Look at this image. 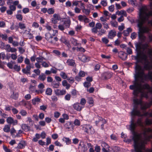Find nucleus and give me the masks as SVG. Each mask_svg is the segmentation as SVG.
<instances>
[{"instance_id": "f257e3e1", "label": "nucleus", "mask_w": 152, "mask_h": 152, "mask_svg": "<svg viewBox=\"0 0 152 152\" xmlns=\"http://www.w3.org/2000/svg\"><path fill=\"white\" fill-rule=\"evenodd\" d=\"M139 11V15L140 19L137 21V26L139 28L138 33L139 38L142 39L143 37V34L144 33H148L151 31L150 27L143 26V25L150 17H152V11L147 12L148 10L146 7H142ZM148 23L152 26V19L148 20Z\"/></svg>"}, {"instance_id": "f03ea898", "label": "nucleus", "mask_w": 152, "mask_h": 152, "mask_svg": "<svg viewBox=\"0 0 152 152\" xmlns=\"http://www.w3.org/2000/svg\"><path fill=\"white\" fill-rule=\"evenodd\" d=\"M53 33L51 34L48 32L45 34V39L50 44L55 45L56 42L58 41V39L57 37H54V40H53V37L57 36L58 34V31L57 30L52 29Z\"/></svg>"}, {"instance_id": "7ed1b4c3", "label": "nucleus", "mask_w": 152, "mask_h": 152, "mask_svg": "<svg viewBox=\"0 0 152 152\" xmlns=\"http://www.w3.org/2000/svg\"><path fill=\"white\" fill-rule=\"evenodd\" d=\"M9 8L10 9L7 11V13L8 15H12L13 14V11H15L16 10V6H17L19 3L18 1H14L12 0H9Z\"/></svg>"}, {"instance_id": "20e7f679", "label": "nucleus", "mask_w": 152, "mask_h": 152, "mask_svg": "<svg viewBox=\"0 0 152 152\" xmlns=\"http://www.w3.org/2000/svg\"><path fill=\"white\" fill-rule=\"evenodd\" d=\"M82 130L86 133L89 134H93L94 133V129L91 126L89 125H84L83 126Z\"/></svg>"}, {"instance_id": "39448f33", "label": "nucleus", "mask_w": 152, "mask_h": 152, "mask_svg": "<svg viewBox=\"0 0 152 152\" xmlns=\"http://www.w3.org/2000/svg\"><path fill=\"white\" fill-rule=\"evenodd\" d=\"M31 68H34V65L33 64H31L26 65V68H23L22 69L23 72L25 74L27 75L30 74V70Z\"/></svg>"}, {"instance_id": "423d86ee", "label": "nucleus", "mask_w": 152, "mask_h": 152, "mask_svg": "<svg viewBox=\"0 0 152 152\" xmlns=\"http://www.w3.org/2000/svg\"><path fill=\"white\" fill-rule=\"evenodd\" d=\"M64 126L68 131H72L74 127L72 122L71 121L67 122L65 124Z\"/></svg>"}, {"instance_id": "0eeeda50", "label": "nucleus", "mask_w": 152, "mask_h": 152, "mask_svg": "<svg viewBox=\"0 0 152 152\" xmlns=\"http://www.w3.org/2000/svg\"><path fill=\"white\" fill-rule=\"evenodd\" d=\"M78 150L80 152H85L87 151V148L83 142L81 141L80 142Z\"/></svg>"}, {"instance_id": "6e6552de", "label": "nucleus", "mask_w": 152, "mask_h": 152, "mask_svg": "<svg viewBox=\"0 0 152 152\" xmlns=\"http://www.w3.org/2000/svg\"><path fill=\"white\" fill-rule=\"evenodd\" d=\"M7 122L10 124H12L13 125H15L17 124L18 121L16 119H14L11 117H8L6 120Z\"/></svg>"}, {"instance_id": "1a4fd4ad", "label": "nucleus", "mask_w": 152, "mask_h": 152, "mask_svg": "<svg viewBox=\"0 0 152 152\" xmlns=\"http://www.w3.org/2000/svg\"><path fill=\"white\" fill-rule=\"evenodd\" d=\"M116 34V32L115 30H111L108 32L107 35V37L110 39H112L115 36Z\"/></svg>"}, {"instance_id": "9d476101", "label": "nucleus", "mask_w": 152, "mask_h": 152, "mask_svg": "<svg viewBox=\"0 0 152 152\" xmlns=\"http://www.w3.org/2000/svg\"><path fill=\"white\" fill-rule=\"evenodd\" d=\"M73 107L75 110L79 111H80L83 108V107L81 106L79 103H75L73 105Z\"/></svg>"}, {"instance_id": "9b49d317", "label": "nucleus", "mask_w": 152, "mask_h": 152, "mask_svg": "<svg viewBox=\"0 0 152 152\" xmlns=\"http://www.w3.org/2000/svg\"><path fill=\"white\" fill-rule=\"evenodd\" d=\"M55 94L58 96H61L65 95L66 93L65 90H60L58 89H56L54 91Z\"/></svg>"}, {"instance_id": "f8f14e48", "label": "nucleus", "mask_w": 152, "mask_h": 152, "mask_svg": "<svg viewBox=\"0 0 152 152\" xmlns=\"http://www.w3.org/2000/svg\"><path fill=\"white\" fill-rule=\"evenodd\" d=\"M6 50L8 52L14 53L16 52L17 50L15 48H11L10 45L7 44L6 46Z\"/></svg>"}, {"instance_id": "ddd939ff", "label": "nucleus", "mask_w": 152, "mask_h": 152, "mask_svg": "<svg viewBox=\"0 0 152 152\" xmlns=\"http://www.w3.org/2000/svg\"><path fill=\"white\" fill-rule=\"evenodd\" d=\"M118 56L122 60H125L127 59V55L122 51H120L118 53Z\"/></svg>"}, {"instance_id": "4468645a", "label": "nucleus", "mask_w": 152, "mask_h": 152, "mask_svg": "<svg viewBox=\"0 0 152 152\" xmlns=\"http://www.w3.org/2000/svg\"><path fill=\"white\" fill-rule=\"evenodd\" d=\"M66 63L69 66L73 67H75L76 66V64L75 60L72 59H69L67 60Z\"/></svg>"}, {"instance_id": "2eb2a0df", "label": "nucleus", "mask_w": 152, "mask_h": 152, "mask_svg": "<svg viewBox=\"0 0 152 152\" xmlns=\"http://www.w3.org/2000/svg\"><path fill=\"white\" fill-rule=\"evenodd\" d=\"M53 17L51 19V21L53 23L55 24L57 23V20H59V18H58V15L56 14L53 15Z\"/></svg>"}, {"instance_id": "dca6fc26", "label": "nucleus", "mask_w": 152, "mask_h": 152, "mask_svg": "<svg viewBox=\"0 0 152 152\" xmlns=\"http://www.w3.org/2000/svg\"><path fill=\"white\" fill-rule=\"evenodd\" d=\"M65 28H69L71 24V21L69 19H68L64 21L63 24Z\"/></svg>"}, {"instance_id": "f3484780", "label": "nucleus", "mask_w": 152, "mask_h": 152, "mask_svg": "<svg viewBox=\"0 0 152 152\" xmlns=\"http://www.w3.org/2000/svg\"><path fill=\"white\" fill-rule=\"evenodd\" d=\"M79 59L82 62H86L89 60V58L85 55H83L81 57H79Z\"/></svg>"}, {"instance_id": "a211bd4d", "label": "nucleus", "mask_w": 152, "mask_h": 152, "mask_svg": "<svg viewBox=\"0 0 152 152\" xmlns=\"http://www.w3.org/2000/svg\"><path fill=\"white\" fill-rule=\"evenodd\" d=\"M10 132L12 137L15 138L16 137H18V134L16 135H15V134L16 133V131L13 127L11 128V130L10 129Z\"/></svg>"}, {"instance_id": "6ab92c4d", "label": "nucleus", "mask_w": 152, "mask_h": 152, "mask_svg": "<svg viewBox=\"0 0 152 152\" xmlns=\"http://www.w3.org/2000/svg\"><path fill=\"white\" fill-rule=\"evenodd\" d=\"M116 15H121V16L126 17L127 16V14L126 11L124 10H121L120 11L118 10L116 12Z\"/></svg>"}, {"instance_id": "aec40b11", "label": "nucleus", "mask_w": 152, "mask_h": 152, "mask_svg": "<svg viewBox=\"0 0 152 152\" xmlns=\"http://www.w3.org/2000/svg\"><path fill=\"white\" fill-rule=\"evenodd\" d=\"M132 31V29L131 28H128L126 30L124 31L123 32L124 35L125 36H127Z\"/></svg>"}, {"instance_id": "412c9836", "label": "nucleus", "mask_w": 152, "mask_h": 152, "mask_svg": "<svg viewBox=\"0 0 152 152\" xmlns=\"http://www.w3.org/2000/svg\"><path fill=\"white\" fill-rule=\"evenodd\" d=\"M40 99L38 97H36L32 100V103L34 105L38 104L40 102Z\"/></svg>"}, {"instance_id": "4be33fe9", "label": "nucleus", "mask_w": 152, "mask_h": 152, "mask_svg": "<svg viewBox=\"0 0 152 152\" xmlns=\"http://www.w3.org/2000/svg\"><path fill=\"white\" fill-rule=\"evenodd\" d=\"M70 41L71 43L74 45L77 46H79V44L77 42V40L73 37L71 38Z\"/></svg>"}, {"instance_id": "5701e85b", "label": "nucleus", "mask_w": 152, "mask_h": 152, "mask_svg": "<svg viewBox=\"0 0 152 152\" xmlns=\"http://www.w3.org/2000/svg\"><path fill=\"white\" fill-rule=\"evenodd\" d=\"M21 127L22 129L25 131H29L31 129L30 127L26 124H22Z\"/></svg>"}, {"instance_id": "b1692460", "label": "nucleus", "mask_w": 152, "mask_h": 152, "mask_svg": "<svg viewBox=\"0 0 152 152\" xmlns=\"http://www.w3.org/2000/svg\"><path fill=\"white\" fill-rule=\"evenodd\" d=\"M62 85L63 86L66 87V89H68L70 87L71 85L68 83L67 81L66 80H63L62 82Z\"/></svg>"}, {"instance_id": "393cba45", "label": "nucleus", "mask_w": 152, "mask_h": 152, "mask_svg": "<svg viewBox=\"0 0 152 152\" xmlns=\"http://www.w3.org/2000/svg\"><path fill=\"white\" fill-rule=\"evenodd\" d=\"M46 78L45 75L44 73H42L39 75L38 79L40 81H43L46 79Z\"/></svg>"}, {"instance_id": "a878e982", "label": "nucleus", "mask_w": 152, "mask_h": 152, "mask_svg": "<svg viewBox=\"0 0 152 152\" xmlns=\"http://www.w3.org/2000/svg\"><path fill=\"white\" fill-rule=\"evenodd\" d=\"M62 140L66 142L67 145H69L71 143V141L69 138L64 137L62 139Z\"/></svg>"}, {"instance_id": "bb28decb", "label": "nucleus", "mask_w": 152, "mask_h": 152, "mask_svg": "<svg viewBox=\"0 0 152 152\" xmlns=\"http://www.w3.org/2000/svg\"><path fill=\"white\" fill-rule=\"evenodd\" d=\"M113 74L111 72H106L104 74V78L107 79L111 77L112 76Z\"/></svg>"}, {"instance_id": "cd10ccee", "label": "nucleus", "mask_w": 152, "mask_h": 152, "mask_svg": "<svg viewBox=\"0 0 152 152\" xmlns=\"http://www.w3.org/2000/svg\"><path fill=\"white\" fill-rule=\"evenodd\" d=\"M10 126L8 125H5L3 128V130L5 132H9L10 129Z\"/></svg>"}, {"instance_id": "c85d7f7f", "label": "nucleus", "mask_w": 152, "mask_h": 152, "mask_svg": "<svg viewBox=\"0 0 152 152\" xmlns=\"http://www.w3.org/2000/svg\"><path fill=\"white\" fill-rule=\"evenodd\" d=\"M59 83H56L54 81L51 83V86L53 88H58L59 86Z\"/></svg>"}, {"instance_id": "c756f323", "label": "nucleus", "mask_w": 152, "mask_h": 152, "mask_svg": "<svg viewBox=\"0 0 152 152\" xmlns=\"http://www.w3.org/2000/svg\"><path fill=\"white\" fill-rule=\"evenodd\" d=\"M15 64V61H11L10 62H9L7 64V66L10 69H12L13 67V64Z\"/></svg>"}, {"instance_id": "7c9ffc66", "label": "nucleus", "mask_w": 152, "mask_h": 152, "mask_svg": "<svg viewBox=\"0 0 152 152\" xmlns=\"http://www.w3.org/2000/svg\"><path fill=\"white\" fill-rule=\"evenodd\" d=\"M18 26L19 28L21 29H24L26 28L25 24L21 22L19 23Z\"/></svg>"}, {"instance_id": "2f4dec72", "label": "nucleus", "mask_w": 152, "mask_h": 152, "mask_svg": "<svg viewBox=\"0 0 152 152\" xmlns=\"http://www.w3.org/2000/svg\"><path fill=\"white\" fill-rule=\"evenodd\" d=\"M52 90L50 88H47L46 90V94L48 95H51L52 94Z\"/></svg>"}, {"instance_id": "473e14b6", "label": "nucleus", "mask_w": 152, "mask_h": 152, "mask_svg": "<svg viewBox=\"0 0 152 152\" xmlns=\"http://www.w3.org/2000/svg\"><path fill=\"white\" fill-rule=\"evenodd\" d=\"M45 59L42 57H39L36 58V60L37 62L39 63H42L43 62V61L45 60Z\"/></svg>"}, {"instance_id": "72a5a7b5", "label": "nucleus", "mask_w": 152, "mask_h": 152, "mask_svg": "<svg viewBox=\"0 0 152 152\" xmlns=\"http://www.w3.org/2000/svg\"><path fill=\"white\" fill-rule=\"evenodd\" d=\"M16 18L17 20L22 21L23 20V17L22 15L19 14H17L16 15Z\"/></svg>"}, {"instance_id": "f704fd0d", "label": "nucleus", "mask_w": 152, "mask_h": 152, "mask_svg": "<svg viewBox=\"0 0 152 152\" xmlns=\"http://www.w3.org/2000/svg\"><path fill=\"white\" fill-rule=\"evenodd\" d=\"M18 96V93H14V92L13 94L10 96V98L15 99H17Z\"/></svg>"}, {"instance_id": "c9c22d12", "label": "nucleus", "mask_w": 152, "mask_h": 152, "mask_svg": "<svg viewBox=\"0 0 152 152\" xmlns=\"http://www.w3.org/2000/svg\"><path fill=\"white\" fill-rule=\"evenodd\" d=\"M86 103V100L84 98H82L80 99V103H79L81 106L84 107V106Z\"/></svg>"}, {"instance_id": "e433bc0d", "label": "nucleus", "mask_w": 152, "mask_h": 152, "mask_svg": "<svg viewBox=\"0 0 152 152\" xmlns=\"http://www.w3.org/2000/svg\"><path fill=\"white\" fill-rule=\"evenodd\" d=\"M54 12V10L52 8H50L48 9L47 12L49 15L53 14Z\"/></svg>"}, {"instance_id": "4c0bfd02", "label": "nucleus", "mask_w": 152, "mask_h": 152, "mask_svg": "<svg viewBox=\"0 0 152 152\" xmlns=\"http://www.w3.org/2000/svg\"><path fill=\"white\" fill-rule=\"evenodd\" d=\"M25 146V145L24 144V142H22L19 143L17 146V147L19 149H22Z\"/></svg>"}, {"instance_id": "58836bf2", "label": "nucleus", "mask_w": 152, "mask_h": 152, "mask_svg": "<svg viewBox=\"0 0 152 152\" xmlns=\"http://www.w3.org/2000/svg\"><path fill=\"white\" fill-rule=\"evenodd\" d=\"M102 41L103 43L105 44H107L109 42V40L106 37L102 38Z\"/></svg>"}, {"instance_id": "ea45409f", "label": "nucleus", "mask_w": 152, "mask_h": 152, "mask_svg": "<svg viewBox=\"0 0 152 152\" xmlns=\"http://www.w3.org/2000/svg\"><path fill=\"white\" fill-rule=\"evenodd\" d=\"M61 76L64 79H65L67 78V75L64 72H61L60 74Z\"/></svg>"}, {"instance_id": "a19ab883", "label": "nucleus", "mask_w": 152, "mask_h": 152, "mask_svg": "<svg viewBox=\"0 0 152 152\" xmlns=\"http://www.w3.org/2000/svg\"><path fill=\"white\" fill-rule=\"evenodd\" d=\"M145 123L146 125H150L152 124V120L146 119L145 121Z\"/></svg>"}, {"instance_id": "79ce46f5", "label": "nucleus", "mask_w": 152, "mask_h": 152, "mask_svg": "<svg viewBox=\"0 0 152 152\" xmlns=\"http://www.w3.org/2000/svg\"><path fill=\"white\" fill-rule=\"evenodd\" d=\"M24 58L22 56H20L17 59V62L18 63H21L23 60Z\"/></svg>"}, {"instance_id": "37998d69", "label": "nucleus", "mask_w": 152, "mask_h": 152, "mask_svg": "<svg viewBox=\"0 0 152 152\" xmlns=\"http://www.w3.org/2000/svg\"><path fill=\"white\" fill-rule=\"evenodd\" d=\"M20 113L23 116H26L27 114L26 111L23 109L20 110Z\"/></svg>"}, {"instance_id": "c03bdc74", "label": "nucleus", "mask_w": 152, "mask_h": 152, "mask_svg": "<svg viewBox=\"0 0 152 152\" xmlns=\"http://www.w3.org/2000/svg\"><path fill=\"white\" fill-rule=\"evenodd\" d=\"M86 73L83 71H80L78 73V75L81 77H84L86 75Z\"/></svg>"}, {"instance_id": "a18cd8bd", "label": "nucleus", "mask_w": 152, "mask_h": 152, "mask_svg": "<svg viewBox=\"0 0 152 152\" xmlns=\"http://www.w3.org/2000/svg\"><path fill=\"white\" fill-rule=\"evenodd\" d=\"M101 146L103 147V148L108 149L109 148V145L104 142L102 143Z\"/></svg>"}, {"instance_id": "49530a36", "label": "nucleus", "mask_w": 152, "mask_h": 152, "mask_svg": "<svg viewBox=\"0 0 152 152\" xmlns=\"http://www.w3.org/2000/svg\"><path fill=\"white\" fill-rule=\"evenodd\" d=\"M14 69L18 72L20 70V66H18L17 64H15L13 67Z\"/></svg>"}, {"instance_id": "de8ad7c7", "label": "nucleus", "mask_w": 152, "mask_h": 152, "mask_svg": "<svg viewBox=\"0 0 152 152\" xmlns=\"http://www.w3.org/2000/svg\"><path fill=\"white\" fill-rule=\"evenodd\" d=\"M74 124L75 126H79L80 124V120L77 119H76L74 121Z\"/></svg>"}, {"instance_id": "09e8293b", "label": "nucleus", "mask_w": 152, "mask_h": 152, "mask_svg": "<svg viewBox=\"0 0 152 152\" xmlns=\"http://www.w3.org/2000/svg\"><path fill=\"white\" fill-rule=\"evenodd\" d=\"M95 27L97 29H101L102 27V25L101 23H97L95 25Z\"/></svg>"}, {"instance_id": "8fccbe9b", "label": "nucleus", "mask_w": 152, "mask_h": 152, "mask_svg": "<svg viewBox=\"0 0 152 152\" xmlns=\"http://www.w3.org/2000/svg\"><path fill=\"white\" fill-rule=\"evenodd\" d=\"M71 97V95L70 94H67L65 96L64 99H65L67 101H69L70 99V98Z\"/></svg>"}, {"instance_id": "3c124183", "label": "nucleus", "mask_w": 152, "mask_h": 152, "mask_svg": "<svg viewBox=\"0 0 152 152\" xmlns=\"http://www.w3.org/2000/svg\"><path fill=\"white\" fill-rule=\"evenodd\" d=\"M58 28L59 30L61 31H63L65 28L63 24H60L58 26Z\"/></svg>"}, {"instance_id": "603ef678", "label": "nucleus", "mask_w": 152, "mask_h": 152, "mask_svg": "<svg viewBox=\"0 0 152 152\" xmlns=\"http://www.w3.org/2000/svg\"><path fill=\"white\" fill-rule=\"evenodd\" d=\"M10 57L12 59L15 60L17 58V54L16 53L15 54H12L10 55Z\"/></svg>"}, {"instance_id": "864d4df0", "label": "nucleus", "mask_w": 152, "mask_h": 152, "mask_svg": "<svg viewBox=\"0 0 152 152\" xmlns=\"http://www.w3.org/2000/svg\"><path fill=\"white\" fill-rule=\"evenodd\" d=\"M88 102L90 104L93 105L94 103V101L92 98L89 97L88 98Z\"/></svg>"}, {"instance_id": "5fc2aeb1", "label": "nucleus", "mask_w": 152, "mask_h": 152, "mask_svg": "<svg viewBox=\"0 0 152 152\" xmlns=\"http://www.w3.org/2000/svg\"><path fill=\"white\" fill-rule=\"evenodd\" d=\"M85 16H83L82 15H80L78 17V19L80 21H83Z\"/></svg>"}, {"instance_id": "6e6d98bb", "label": "nucleus", "mask_w": 152, "mask_h": 152, "mask_svg": "<svg viewBox=\"0 0 152 152\" xmlns=\"http://www.w3.org/2000/svg\"><path fill=\"white\" fill-rule=\"evenodd\" d=\"M101 4L103 6L105 7L107 5V3L106 0H103L101 2Z\"/></svg>"}, {"instance_id": "4d7b16f0", "label": "nucleus", "mask_w": 152, "mask_h": 152, "mask_svg": "<svg viewBox=\"0 0 152 152\" xmlns=\"http://www.w3.org/2000/svg\"><path fill=\"white\" fill-rule=\"evenodd\" d=\"M22 11L24 14H25L29 12V10L28 8L26 7L23 9Z\"/></svg>"}, {"instance_id": "13d9d810", "label": "nucleus", "mask_w": 152, "mask_h": 152, "mask_svg": "<svg viewBox=\"0 0 152 152\" xmlns=\"http://www.w3.org/2000/svg\"><path fill=\"white\" fill-rule=\"evenodd\" d=\"M60 41L62 43L65 44L67 41L66 39L64 37H61L60 39Z\"/></svg>"}, {"instance_id": "bf43d9fd", "label": "nucleus", "mask_w": 152, "mask_h": 152, "mask_svg": "<svg viewBox=\"0 0 152 152\" xmlns=\"http://www.w3.org/2000/svg\"><path fill=\"white\" fill-rule=\"evenodd\" d=\"M100 65L99 64H96L95 66L94 70L95 71H97L99 69Z\"/></svg>"}, {"instance_id": "052dcab7", "label": "nucleus", "mask_w": 152, "mask_h": 152, "mask_svg": "<svg viewBox=\"0 0 152 152\" xmlns=\"http://www.w3.org/2000/svg\"><path fill=\"white\" fill-rule=\"evenodd\" d=\"M84 86L87 88H88L91 85V84L90 82H85L84 83Z\"/></svg>"}, {"instance_id": "680f3d73", "label": "nucleus", "mask_w": 152, "mask_h": 152, "mask_svg": "<svg viewBox=\"0 0 152 152\" xmlns=\"http://www.w3.org/2000/svg\"><path fill=\"white\" fill-rule=\"evenodd\" d=\"M24 98L26 100H29L31 99V96L30 94H28L25 96Z\"/></svg>"}, {"instance_id": "e2e57ef3", "label": "nucleus", "mask_w": 152, "mask_h": 152, "mask_svg": "<svg viewBox=\"0 0 152 152\" xmlns=\"http://www.w3.org/2000/svg\"><path fill=\"white\" fill-rule=\"evenodd\" d=\"M109 10L111 12H113L114 10V6L113 5H112L108 7Z\"/></svg>"}, {"instance_id": "0e129e2a", "label": "nucleus", "mask_w": 152, "mask_h": 152, "mask_svg": "<svg viewBox=\"0 0 152 152\" xmlns=\"http://www.w3.org/2000/svg\"><path fill=\"white\" fill-rule=\"evenodd\" d=\"M60 115L61 114L59 112H55L54 113V117L56 118H57L59 117Z\"/></svg>"}, {"instance_id": "69168bd1", "label": "nucleus", "mask_w": 152, "mask_h": 152, "mask_svg": "<svg viewBox=\"0 0 152 152\" xmlns=\"http://www.w3.org/2000/svg\"><path fill=\"white\" fill-rule=\"evenodd\" d=\"M45 122L47 123H49L51 122L52 120L50 118L48 117H46L45 118Z\"/></svg>"}, {"instance_id": "338daca9", "label": "nucleus", "mask_w": 152, "mask_h": 152, "mask_svg": "<svg viewBox=\"0 0 152 152\" xmlns=\"http://www.w3.org/2000/svg\"><path fill=\"white\" fill-rule=\"evenodd\" d=\"M18 50L19 52L21 54H23L25 52V50L21 47H19Z\"/></svg>"}, {"instance_id": "774afa93", "label": "nucleus", "mask_w": 152, "mask_h": 152, "mask_svg": "<svg viewBox=\"0 0 152 152\" xmlns=\"http://www.w3.org/2000/svg\"><path fill=\"white\" fill-rule=\"evenodd\" d=\"M20 105L25 107L27 104V102L26 101L23 100L20 102Z\"/></svg>"}]
</instances>
